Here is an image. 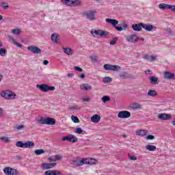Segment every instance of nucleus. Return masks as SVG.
<instances>
[{
    "label": "nucleus",
    "mask_w": 175,
    "mask_h": 175,
    "mask_svg": "<svg viewBox=\"0 0 175 175\" xmlns=\"http://www.w3.org/2000/svg\"><path fill=\"white\" fill-rule=\"evenodd\" d=\"M71 119L75 124H79V122H80V120H79V118H77V116H72Z\"/></svg>",
    "instance_id": "4c0bfd02"
},
{
    "label": "nucleus",
    "mask_w": 175,
    "mask_h": 175,
    "mask_svg": "<svg viewBox=\"0 0 175 175\" xmlns=\"http://www.w3.org/2000/svg\"><path fill=\"white\" fill-rule=\"evenodd\" d=\"M149 80L151 84H153L154 85H155L156 84H158V77L155 76L150 77Z\"/></svg>",
    "instance_id": "a878e982"
},
{
    "label": "nucleus",
    "mask_w": 175,
    "mask_h": 175,
    "mask_svg": "<svg viewBox=\"0 0 175 175\" xmlns=\"http://www.w3.org/2000/svg\"><path fill=\"white\" fill-rule=\"evenodd\" d=\"M63 5L75 8L76 6H81V1L80 0H61Z\"/></svg>",
    "instance_id": "20e7f679"
},
{
    "label": "nucleus",
    "mask_w": 175,
    "mask_h": 175,
    "mask_svg": "<svg viewBox=\"0 0 175 175\" xmlns=\"http://www.w3.org/2000/svg\"><path fill=\"white\" fill-rule=\"evenodd\" d=\"M83 165H87V159H82L77 163V166H83Z\"/></svg>",
    "instance_id": "473e14b6"
},
{
    "label": "nucleus",
    "mask_w": 175,
    "mask_h": 175,
    "mask_svg": "<svg viewBox=\"0 0 175 175\" xmlns=\"http://www.w3.org/2000/svg\"><path fill=\"white\" fill-rule=\"evenodd\" d=\"M167 32H169V33H172V30L168 29V30H167Z\"/></svg>",
    "instance_id": "774afa93"
},
{
    "label": "nucleus",
    "mask_w": 175,
    "mask_h": 175,
    "mask_svg": "<svg viewBox=\"0 0 175 175\" xmlns=\"http://www.w3.org/2000/svg\"><path fill=\"white\" fill-rule=\"evenodd\" d=\"M75 70H77V72H83V68L79 67V66H75L74 68Z\"/></svg>",
    "instance_id": "09e8293b"
},
{
    "label": "nucleus",
    "mask_w": 175,
    "mask_h": 175,
    "mask_svg": "<svg viewBox=\"0 0 175 175\" xmlns=\"http://www.w3.org/2000/svg\"><path fill=\"white\" fill-rule=\"evenodd\" d=\"M146 149L148 151H155L157 150V146H155L154 145L148 144L146 146Z\"/></svg>",
    "instance_id": "7c9ffc66"
},
{
    "label": "nucleus",
    "mask_w": 175,
    "mask_h": 175,
    "mask_svg": "<svg viewBox=\"0 0 175 175\" xmlns=\"http://www.w3.org/2000/svg\"><path fill=\"white\" fill-rule=\"evenodd\" d=\"M37 88L42 91V92H49V91H54L55 87L49 86L46 84L37 85Z\"/></svg>",
    "instance_id": "6e6552de"
},
{
    "label": "nucleus",
    "mask_w": 175,
    "mask_h": 175,
    "mask_svg": "<svg viewBox=\"0 0 175 175\" xmlns=\"http://www.w3.org/2000/svg\"><path fill=\"white\" fill-rule=\"evenodd\" d=\"M38 123L40 125H55V119L49 117H41L38 119Z\"/></svg>",
    "instance_id": "f257e3e1"
},
{
    "label": "nucleus",
    "mask_w": 175,
    "mask_h": 175,
    "mask_svg": "<svg viewBox=\"0 0 175 175\" xmlns=\"http://www.w3.org/2000/svg\"><path fill=\"white\" fill-rule=\"evenodd\" d=\"M8 39L11 43H12L17 47H19V49H21V47H23V45L21 44H20L19 42H17V41H16L13 37L10 36L8 38Z\"/></svg>",
    "instance_id": "5701e85b"
},
{
    "label": "nucleus",
    "mask_w": 175,
    "mask_h": 175,
    "mask_svg": "<svg viewBox=\"0 0 175 175\" xmlns=\"http://www.w3.org/2000/svg\"><path fill=\"white\" fill-rule=\"evenodd\" d=\"M73 76H75L74 74H72V73L68 74V77H73Z\"/></svg>",
    "instance_id": "0e129e2a"
},
{
    "label": "nucleus",
    "mask_w": 175,
    "mask_h": 175,
    "mask_svg": "<svg viewBox=\"0 0 175 175\" xmlns=\"http://www.w3.org/2000/svg\"><path fill=\"white\" fill-rule=\"evenodd\" d=\"M102 101L104 103H106V102H110V97H109L108 96H103L102 98Z\"/></svg>",
    "instance_id": "58836bf2"
},
{
    "label": "nucleus",
    "mask_w": 175,
    "mask_h": 175,
    "mask_svg": "<svg viewBox=\"0 0 175 175\" xmlns=\"http://www.w3.org/2000/svg\"><path fill=\"white\" fill-rule=\"evenodd\" d=\"M139 39V37L135 34L129 36L126 38V42L129 43H136Z\"/></svg>",
    "instance_id": "dca6fc26"
},
{
    "label": "nucleus",
    "mask_w": 175,
    "mask_h": 175,
    "mask_svg": "<svg viewBox=\"0 0 175 175\" xmlns=\"http://www.w3.org/2000/svg\"><path fill=\"white\" fill-rule=\"evenodd\" d=\"M1 20H3V16H2V15H0V21H1Z\"/></svg>",
    "instance_id": "338daca9"
},
{
    "label": "nucleus",
    "mask_w": 175,
    "mask_h": 175,
    "mask_svg": "<svg viewBox=\"0 0 175 175\" xmlns=\"http://www.w3.org/2000/svg\"><path fill=\"white\" fill-rule=\"evenodd\" d=\"M115 29H116L117 31H118L119 32H121V31H123L124 29L121 27H117V26H115Z\"/></svg>",
    "instance_id": "3c124183"
},
{
    "label": "nucleus",
    "mask_w": 175,
    "mask_h": 175,
    "mask_svg": "<svg viewBox=\"0 0 175 175\" xmlns=\"http://www.w3.org/2000/svg\"><path fill=\"white\" fill-rule=\"evenodd\" d=\"M156 59H157V56L150 55L149 61L150 62H152V61H156Z\"/></svg>",
    "instance_id": "de8ad7c7"
},
{
    "label": "nucleus",
    "mask_w": 175,
    "mask_h": 175,
    "mask_svg": "<svg viewBox=\"0 0 175 175\" xmlns=\"http://www.w3.org/2000/svg\"><path fill=\"white\" fill-rule=\"evenodd\" d=\"M3 79V76L2 75H0V83L1 81Z\"/></svg>",
    "instance_id": "69168bd1"
},
{
    "label": "nucleus",
    "mask_w": 175,
    "mask_h": 175,
    "mask_svg": "<svg viewBox=\"0 0 175 175\" xmlns=\"http://www.w3.org/2000/svg\"><path fill=\"white\" fill-rule=\"evenodd\" d=\"M164 79H167V80H172L174 77V73H171L169 71H165L163 74Z\"/></svg>",
    "instance_id": "412c9836"
},
{
    "label": "nucleus",
    "mask_w": 175,
    "mask_h": 175,
    "mask_svg": "<svg viewBox=\"0 0 175 175\" xmlns=\"http://www.w3.org/2000/svg\"><path fill=\"white\" fill-rule=\"evenodd\" d=\"M79 139L76 137V136L73 135H70L68 136H65L62 137L63 142H70V143H77L78 142Z\"/></svg>",
    "instance_id": "9b49d317"
},
{
    "label": "nucleus",
    "mask_w": 175,
    "mask_h": 175,
    "mask_svg": "<svg viewBox=\"0 0 175 175\" xmlns=\"http://www.w3.org/2000/svg\"><path fill=\"white\" fill-rule=\"evenodd\" d=\"M1 95L3 98L5 99H16L17 95L10 90H4L1 92Z\"/></svg>",
    "instance_id": "423d86ee"
},
{
    "label": "nucleus",
    "mask_w": 175,
    "mask_h": 175,
    "mask_svg": "<svg viewBox=\"0 0 175 175\" xmlns=\"http://www.w3.org/2000/svg\"><path fill=\"white\" fill-rule=\"evenodd\" d=\"M148 96H158V93L157 92V91L155 90H149L148 93H147Z\"/></svg>",
    "instance_id": "c85d7f7f"
},
{
    "label": "nucleus",
    "mask_w": 175,
    "mask_h": 175,
    "mask_svg": "<svg viewBox=\"0 0 175 175\" xmlns=\"http://www.w3.org/2000/svg\"><path fill=\"white\" fill-rule=\"evenodd\" d=\"M145 73H149V75H151V73H152V71H151V70H147L146 71H145Z\"/></svg>",
    "instance_id": "680f3d73"
},
{
    "label": "nucleus",
    "mask_w": 175,
    "mask_h": 175,
    "mask_svg": "<svg viewBox=\"0 0 175 175\" xmlns=\"http://www.w3.org/2000/svg\"><path fill=\"white\" fill-rule=\"evenodd\" d=\"M12 33L13 35H20L21 33V29H13L11 30Z\"/></svg>",
    "instance_id": "f704fd0d"
},
{
    "label": "nucleus",
    "mask_w": 175,
    "mask_h": 175,
    "mask_svg": "<svg viewBox=\"0 0 175 175\" xmlns=\"http://www.w3.org/2000/svg\"><path fill=\"white\" fill-rule=\"evenodd\" d=\"M111 81L112 79H111V77H106L103 78V83H111Z\"/></svg>",
    "instance_id": "c9c22d12"
},
{
    "label": "nucleus",
    "mask_w": 175,
    "mask_h": 175,
    "mask_svg": "<svg viewBox=\"0 0 175 175\" xmlns=\"http://www.w3.org/2000/svg\"><path fill=\"white\" fill-rule=\"evenodd\" d=\"M55 166H57L56 163H42L41 164V169L42 170H47L49 169H53V167H55Z\"/></svg>",
    "instance_id": "f8f14e48"
},
{
    "label": "nucleus",
    "mask_w": 175,
    "mask_h": 175,
    "mask_svg": "<svg viewBox=\"0 0 175 175\" xmlns=\"http://www.w3.org/2000/svg\"><path fill=\"white\" fill-rule=\"evenodd\" d=\"M55 158V161H62L63 157L61 154H55L53 156Z\"/></svg>",
    "instance_id": "ea45409f"
},
{
    "label": "nucleus",
    "mask_w": 175,
    "mask_h": 175,
    "mask_svg": "<svg viewBox=\"0 0 175 175\" xmlns=\"http://www.w3.org/2000/svg\"><path fill=\"white\" fill-rule=\"evenodd\" d=\"M120 77H121L122 79H129V77H131V75H129V74H128V72H123L120 75Z\"/></svg>",
    "instance_id": "72a5a7b5"
},
{
    "label": "nucleus",
    "mask_w": 175,
    "mask_h": 175,
    "mask_svg": "<svg viewBox=\"0 0 175 175\" xmlns=\"http://www.w3.org/2000/svg\"><path fill=\"white\" fill-rule=\"evenodd\" d=\"M159 8L161 9V10H171V12L175 13V5L160 3L159 5Z\"/></svg>",
    "instance_id": "0eeeda50"
},
{
    "label": "nucleus",
    "mask_w": 175,
    "mask_h": 175,
    "mask_svg": "<svg viewBox=\"0 0 175 175\" xmlns=\"http://www.w3.org/2000/svg\"><path fill=\"white\" fill-rule=\"evenodd\" d=\"M43 64L44 65H49V60H44Z\"/></svg>",
    "instance_id": "bf43d9fd"
},
{
    "label": "nucleus",
    "mask_w": 175,
    "mask_h": 175,
    "mask_svg": "<svg viewBox=\"0 0 175 175\" xmlns=\"http://www.w3.org/2000/svg\"><path fill=\"white\" fill-rule=\"evenodd\" d=\"M96 13V10H93L85 11L82 13V14L84 17H86V18H88V20H89L90 21H95V20H96V18L95 17Z\"/></svg>",
    "instance_id": "39448f33"
},
{
    "label": "nucleus",
    "mask_w": 175,
    "mask_h": 175,
    "mask_svg": "<svg viewBox=\"0 0 175 175\" xmlns=\"http://www.w3.org/2000/svg\"><path fill=\"white\" fill-rule=\"evenodd\" d=\"M131 28L136 32H140V31H142V28H143V23L133 24L132 25Z\"/></svg>",
    "instance_id": "a211bd4d"
},
{
    "label": "nucleus",
    "mask_w": 175,
    "mask_h": 175,
    "mask_svg": "<svg viewBox=\"0 0 175 175\" xmlns=\"http://www.w3.org/2000/svg\"><path fill=\"white\" fill-rule=\"evenodd\" d=\"M2 8H3V9H8V8H9V5H8V3H3Z\"/></svg>",
    "instance_id": "864d4df0"
},
{
    "label": "nucleus",
    "mask_w": 175,
    "mask_h": 175,
    "mask_svg": "<svg viewBox=\"0 0 175 175\" xmlns=\"http://www.w3.org/2000/svg\"><path fill=\"white\" fill-rule=\"evenodd\" d=\"M79 77L81 79H84V77H85V74H81V75H79Z\"/></svg>",
    "instance_id": "e2e57ef3"
},
{
    "label": "nucleus",
    "mask_w": 175,
    "mask_h": 175,
    "mask_svg": "<svg viewBox=\"0 0 175 175\" xmlns=\"http://www.w3.org/2000/svg\"><path fill=\"white\" fill-rule=\"evenodd\" d=\"M36 155H42V154H44V150L43 149H38L35 150Z\"/></svg>",
    "instance_id": "e433bc0d"
},
{
    "label": "nucleus",
    "mask_w": 175,
    "mask_h": 175,
    "mask_svg": "<svg viewBox=\"0 0 175 175\" xmlns=\"http://www.w3.org/2000/svg\"><path fill=\"white\" fill-rule=\"evenodd\" d=\"M0 140L4 142V143H9V142H10V139H9V137H2L0 138Z\"/></svg>",
    "instance_id": "a19ab883"
},
{
    "label": "nucleus",
    "mask_w": 175,
    "mask_h": 175,
    "mask_svg": "<svg viewBox=\"0 0 175 175\" xmlns=\"http://www.w3.org/2000/svg\"><path fill=\"white\" fill-rule=\"evenodd\" d=\"M106 23H108L109 24H111L113 27L115 28V27L117 26V24H118V21L116 19H110V18H106L105 19Z\"/></svg>",
    "instance_id": "4be33fe9"
},
{
    "label": "nucleus",
    "mask_w": 175,
    "mask_h": 175,
    "mask_svg": "<svg viewBox=\"0 0 175 175\" xmlns=\"http://www.w3.org/2000/svg\"><path fill=\"white\" fill-rule=\"evenodd\" d=\"M3 172L6 175H18L20 173L17 170L12 168L10 167H6L3 169Z\"/></svg>",
    "instance_id": "1a4fd4ad"
},
{
    "label": "nucleus",
    "mask_w": 175,
    "mask_h": 175,
    "mask_svg": "<svg viewBox=\"0 0 175 175\" xmlns=\"http://www.w3.org/2000/svg\"><path fill=\"white\" fill-rule=\"evenodd\" d=\"M90 33L94 38H107V36H109L108 31H105L100 29H93L90 31Z\"/></svg>",
    "instance_id": "f03ea898"
},
{
    "label": "nucleus",
    "mask_w": 175,
    "mask_h": 175,
    "mask_svg": "<svg viewBox=\"0 0 175 175\" xmlns=\"http://www.w3.org/2000/svg\"><path fill=\"white\" fill-rule=\"evenodd\" d=\"M122 27L123 29H124V30H126L128 28V25H126V24H125V23H123Z\"/></svg>",
    "instance_id": "13d9d810"
},
{
    "label": "nucleus",
    "mask_w": 175,
    "mask_h": 175,
    "mask_svg": "<svg viewBox=\"0 0 175 175\" xmlns=\"http://www.w3.org/2000/svg\"><path fill=\"white\" fill-rule=\"evenodd\" d=\"M16 129H17L18 131H21L22 129H24L25 126L24 124H21V125H18L16 127Z\"/></svg>",
    "instance_id": "a18cd8bd"
},
{
    "label": "nucleus",
    "mask_w": 175,
    "mask_h": 175,
    "mask_svg": "<svg viewBox=\"0 0 175 175\" xmlns=\"http://www.w3.org/2000/svg\"><path fill=\"white\" fill-rule=\"evenodd\" d=\"M142 28L148 32H151L152 29H157V27L152 25L142 23Z\"/></svg>",
    "instance_id": "f3484780"
},
{
    "label": "nucleus",
    "mask_w": 175,
    "mask_h": 175,
    "mask_svg": "<svg viewBox=\"0 0 175 175\" xmlns=\"http://www.w3.org/2000/svg\"><path fill=\"white\" fill-rule=\"evenodd\" d=\"M118 118H129L131 112L128 111H121L118 113Z\"/></svg>",
    "instance_id": "2eb2a0df"
},
{
    "label": "nucleus",
    "mask_w": 175,
    "mask_h": 175,
    "mask_svg": "<svg viewBox=\"0 0 175 175\" xmlns=\"http://www.w3.org/2000/svg\"><path fill=\"white\" fill-rule=\"evenodd\" d=\"M136 135L137 136H146V135H147V131H146V130H137L136 131Z\"/></svg>",
    "instance_id": "c756f323"
},
{
    "label": "nucleus",
    "mask_w": 175,
    "mask_h": 175,
    "mask_svg": "<svg viewBox=\"0 0 175 175\" xmlns=\"http://www.w3.org/2000/svg\"><path fill=\"white\" fill-rule=\"evenodd\" d=\"M88 100H90V98H83V102H88Z\"/></svg>",
    "instance_id": "052dcab7"
},
{
    "label": "nucleus",
    "mask_w": 175,
    "mask_h": 175,
    "mask_svg": "<svg viewBox=\"0 0 175 175\" xmlns=\"http://www.w3.org/2000/svg\"><path fill=\"white\" fill-rule=\"evenodd\" d=\"M154 139H155L154 135H149L146 137V140H154Z\"/></svg>",
    "instance_id": "49530a36"
},
{
    "label": "nucleus",
    "mask_w": 175,
    "mask_h": 175,
    "mask_svg": "<svg viewBox=\"0 0 175 175\" xmlns=\"http://www.w3.org/2000/svg\"><path fill=\"white\" fill-rule=\"evenodd\" d=\"M63 51L67 55H73V50L70 48H63Z\"/></svg>",
    "instance_id": "bb28decb"
},
{
    "label": "nucleus",
    "mask_w": 175,
    "mask_h": 175,
    "mask_svg": "<svg viewBox=\"0 0 175 175\" xmlns=\"http://www.w3.org/2000/svg\"><path fill=\"white\" fill-rule=\"evenodd\" d=\"M150 56L148 55H146L144 57V59H146V61H150Z\"/></svg>",
    "instance_id": "4d7b16f0"
},
{
    "label": "nucleus",
    "mask_w": 175,
    "mask_h": 175,
    "mask_svg": "<svg viewBox=\"0 0 175 175\" xmlns=\"http://www.w3.org/2000/svg\"><path fill=\"white\" fill-rule=\"evenodd\" d=\"M92 61H94V62H98V57L97 56H92L91 57Z\"/></svg>",
    "instance_id": "603ef678"
},
{
    "label": "nucleus",
    "mask_w": 175,
    "mask_h": 175,
    "mask_svg": "<svg viewBox=\"0 0 175 175\" xmlns=\"http://www.w3.org/2000/svg\"><path fill=\"white\" fill-rule=\"evenodd\" d=\"M129 159L131 161H136L137 159V158L135 156H129Z\"/></svg>",
    "instance_id": "5fc2aeb1"
},
{
    "label": "nucleus",
    "mask_w": 175,
    "mask_h": 175,
    "mask_svg": "<svg viewBox=\"0 0 175 175\" xmlns=\"http://www.w3.org/2000/svg\"><path fill=\"white\" fill-rule=\"evenodd\" d=\"M157 118L161 121H166L172 118V116L167 113H159L157 115Z\"/></svg>",
    "instance_id": "4468645a"
},
{
    "label": "nucleus",
    "mask_w": 175,
    "mask_h": 175,
    "mask_svg": "<svg viewBox=\"0 0 175 175\" xmlns=\"http://www.w3.org/2000/svg\"><path fill=\"white\" fill-rule=\"evenodd\" d=\"M131 107L133 110H137V109H142V105L137 103H133L131 104Z\"/></svg>",
    "instance_id": "cd10ccee"
},
{
    "label": "nucleus",
    "mask_w": 175,
    "mask_h": 175,
    "mask_svg": "<svg viewBox=\"0 0 175 175\" xmlns=\"http://www.w3.org/2000/svg\"><path fill=\"white\" fill-rule=\"evenodd\" d=\"M87 165H96L98 161L95 159L89 158L86 159Z\"/></svg>",
    "instance_id": "393cba45"
},
{
    "label": "nucleus",
    "mask_w": 175,
    "mask_h": 175,
    "mask_svg": "<svg viewBox=\"0 0 175 175\" xmlns=\"http://www.w3.org/2000/svg\"><path fill=\"white\" fill-rule=\"evenodd\" d=\"M117 40H118V38H114L113 39H112L111 40V42H109V44L114 46V44H116V43H117Z\"/></svg>",
    "instance_id": "37998d69"
},
{
    "label": "nucleus",
    "mask_w": 175,
    "mask_h": 175,
    "mask_svg": "<svg viewBox=\"0 0 175 175\" xmlns=\"http://www.w3.org/2000/svg\"><path fill=\"white\" fill-rule=\"evenodd\" d=\"M58 38H59L58 34L53 33L51 35V40H53L54 43H58Z\"/></svg>",
    "instance_id": "2f4dec72"
},
{
    "label": "nucleus",
    "mask_w": 175,
    "mask_h": 175,
    "mask_svg": "<svg viewBox=\"0 0 175 175\" xmlns=\"http://www.w3.org/2000/svg\"><path fill=\"white\" fill-rule=\"evenodd\" d=\"M48 161H49V162H55V159L54 156H53L51 157H49Z\"/></svg>",
    "instance_id": "8fccbe9b"
},
{
    "label": "nucleus",
    "mask_w": 175,
    "mask_h": 175,
    "mask_svg": "<svg viewBox=\"0 0 175 175\" xmlns=\"http://www.w3.org/2000/svg\"><path fill=\"white\" fill-rule=\"evenodd\" d=\"M75 133H78V135H81V133H83V129H81V128H77L75 130Z\"/></svg>",
    "instance_id": "c03bdc74"
},
{
    "label": "nucleus",
    "mask_w": 175,
    "mask_h": 175,
    "mask_svg": "<svg viewBox=\"0 0 175 175\" xmlns=\"http://www.w3.org/2000/svg\"><path fill=\"white\" fill-rule=\"evenodd\" d=\"M27 50L33 54H42V50L36 46H29Z\"/></svg>",
    "instance_id": "ddd939ff"
},
{
    "label": "nucleus",
    "mask_w": 175,
    "mask_h": 175,
    "mask_svg": "<svg viewBox=\"0 0 175 175\" xmlns=\"http://www.w3.org/2000/svg\"><path fill=\"white\" fill-rule=\"evenodd\" d=\"M44 175H62V173L59 171L48 170L44 172Z\"/></svg>",
    "instance_id": "aec40b11"
},
{
    "label": "nucleus",
    "mask_w": 175,
    "mask_h": 175,
    "mask_svg": "<svg viewBox=\"0 0 175 175\" xmlns=\"http://www.w3.org/2000/svg\"><path fill=\"white\" fill-rule=\"evenodd\" d=\"M0 55L1 57H5L6 55V49H0Z\"/></svg>",
    "instance_id": "79ce46f5"
},
{
    "label": "nucleus",
    "mask_w": 175,
    "mask_h": 175,
    "mask_svg": "<svg viewBox=\"0 0 175 175\" xmlns=\"http://www.w3.org/2000/svg\"><path fill=\"white\" fill-rule=\"evenodd\" d=\"M105 70H112L116 72V70H121V67L118 65H111V64H105L103 66Z\"/></svg>",
    "instance_id": "9d476101"
},
{
    "label": "nucleus",
    "mask_w": 175,
    "mask_h": 175,
    "mask_svg": "<svg viewBox=\"0 0 175 175\" xmlns=\"http://www.w3.org/2000/svg\"><path fill=\"white\" fill-rule=\"evenodd\" d=\"M70 109L71 110H80V107H71Z\"/></svg>",
    "instance_id": "6e6d98bb"
},
{
    "label": "nucleus",
    "mask_w": 175,
    "mask_h": 175,
    "mask_svg": "<svg viewBox=\"0 0 175 175\" xmlns=\"http://www.w3.org/2000/svg\"><path fill=\"white\" fill-rule=\"evenodd\" d=\"M80 88L83 91H88V90H92V86H91L87 83H84V84H82L80 85Z\"/></svg>",
    "instance_id": "b1692460"
},
{
    "label": "nucleus",
    "mask_w": 175,
    "mask_h": 175,
    "mask_svg": "<svg viewBox=\"0 0 175 175\" xmlns=\"http://www.w3.org/2000/svg\"><path fill=\"white\" fill-rule=\"evenodd\" d=\"M16 146L19 147L20 148H32L35 147V143L31 141H27L25 143L21 141H18L16 143Z\"/></svg>",
    "instance_id": "7ed1b4c3"
},
{
    "label": "nucleus",
    "mask_w": 175,
    "mask_h": 175,
    "mask_svg": "<svg viewBox=\"0 0 175 175\" xmlns=\"http://www.w3.org/2000/svg\"><path fill=\"white\" fill-rule=\"evenodd\" d=\"M92 122H94V124H98L99 121H100V116L98 114L93 115L90 118Z\"/></svg>",
    "instance_id": "6ab92c4d"
}]
</instances>
